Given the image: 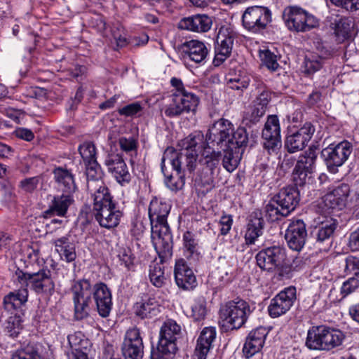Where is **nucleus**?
<instances>
[{"label":"nucleus","instance_id":"1","mask_svg":"<svg viewBox=\"0 0 359 359\" xmlns=\"http://www.w3.org/2000/svg\"><path fill=\"white\" fill-rule=\"evenodd\" d=\"M203 139V135L198 132L182 140L180 154L172 147L165 150L161 168L166 177V186L171 190L177 189L178 186L172 182V175L167 173V165L178 173L182 164L191 170L198 161L208 170L210 180L218 168L222 152H224L223 166L227 171L233 172L240 161V149L247 145L248 135L245 128L240 127L235 130L229 120L221 118L209 128L205 135V144Z\"/></svg>","mask_w":359,"mask_h":359},{"label":"nucleus","instance_id":"2","mask_svg":"<svg viewBox=\"0 0 359 359\" xmlns=\"http://www.w3.org/2000/svg\"><path fill=\"white\" fill-rule=\"evenodd\" d=\"M170 205L157 198L151 201L149 217L151 223V238L157 252H168L171 248L172 235L167 222Z\"/></svg>","mask_w":359,"mask_h":359},{"label":"nucleus","instance_id":"3","mask_svg":"<svg viewBox=\"0 0 359 359\" xmlns=\"http://www.w3.org/2000/svg\"><path fill=\"white\" fill-rule=\"evenodd\" d=\"M93 212L96 221L105 229H110L117 226L123 216L113 201L109 190L102 187L101 191L93 194Z\"/></svg>","mask_w":359,"mask_h":359},{"label":"nucleus","instance_id":"4","mask_svg":"<svg viewBox=\"0 0 359 359\" xmlns=\"http://www.w3.org/2000/svg\"><path fill=\"white\" fill-rule=\"evenodd\" d=\"M250 313V305L245 300L229 301L220 309L219 323L226 330H238L246 323Z\"/></svg>","mask_w":359,"mask_h":359},{"label":"nucleus","instance_id":"5","mask_svg":"<svg viewBox=\"0 0 359 359\" xmlns=\"http://www.w3.org/2000/svg\"><path fill=\"white\" fill-rule=\"evenodd\" d=\"M344 339V334L339 330L316 326L308 331L306 345L312 350L330 351L341 346Z\"/></svg>","mask_w":359,"mask_h":359},{"label":"nucleus","instance_id":"6","mask_svg":"<svg viewBox=\"0 0 359 359\" xmlns=\"http://www.w3.org/2000/svg\"><path fill=\"white\" fill-rule=\"evenodd\" d=\"M14 283L27 289L29 287L36 294H52L55 283L51 278V273L48 269H42L36 273H27L17 269L13 276Z\"/></svg>","mask_w":359,"mask_h":359},{"label":"nucleus","instance_id":"7","mask_svg":"<svg viewBox=\"0 0 359 359\" xmlns=\"http://www.w3.org/2000/svg\"><path fill=\"white\" fill-rule=\"evenodd\" d=\"M283 18L288 29L297 32H306L319 25L316 16L297 6L285 8Z\"/></svg>","mask_w":359,"mask_h":359},{"label":"nucleus","instance_id":"8","mask_svg":"<svg viewBox=\"0 0 359 359\" xmlns=\"http://www.w3.org/2000/svg\"><path fill=\"white\" fill-rule=\"evenodd\" d=\"M272 20L271 10L266 6L248 7L242 15V25L250 32L257 34L263 32Z\"/></svg>","mask_w":359,"mask_h":359},{"label":"nucleus","instance_id":"9","mask_svg":"<svg viewBox=\"0 0 359 359\" xmlns=\"http://www.w3.org/2000/svg\"><path fill=\"white\" fill-rule=\"evenodd\" d=\"M72 293L75 317L78 320L83 319L89 313L93 288L91 287L90 281L83 279L74 283Z\"/></svg>","mask_w":359,"mask_h":359},{"label":"nucleus","instance_id":"10","mask_svg":"<svg viewBox=\"0 0 359 359\" xmlns=\"http://www.w3.org/2000/svg\"><path fill=\"white\" fill-rule=\"evenodd\" d=\"M181 332L180 326L173 320L168 319L161 327L158 351L163 355L175 354L177 351V339Z\"/></svg>","mask_w":359,"mask_h":359},{"label":"nucleus","instance_id":"11","mask_svg":"<svg viewBox=\"0 0 359 359\" xmlns=\"http://www.w3.org/2000/svg\"><path fill=\"white\" fill-rule=\"evenodd\" d=\"M316 158V153L312 149H309L299 157L292 172V179L296 186L302 187L310 183Z\"/></svg>","mask_w":359,"mask_h":359},{"label":"nucleus","instance_id":"12","mask_svg":"<svg viewBox=\"0 0 359 359\" xmlns=\"http://www.w3.org/2000/svg\"><path fill=\"white\" fill-rule=\"evenodd\" d=\"M198 103V97L188 90L181 93H173L172 102L165 107L164 113L167 116L173 117L183 113L194 112Z\"/></svg>","mask_w":359,"mask_h":359},{"label":"nucleus","instance_id":"13","mask_svg":"<svg viewBox=\"0 0 359 359\" xmlns=\"http://www.w3.org/2000/svg\"><path fill=\"white\" fill-rule=\"evenodd\" d=\"M352 152V147L348 141L337 144H331L322 151L326 165L330 172H334L337 168L341 166Z\"/></svg>","mask_w":359,"mask_h":359},{"label":"nucleus","instance_id":"14","mask_svg":"<svg viewBox=\"0 0 359 359\" xmlns=\"http://www.w3.org/2000/svg\"><path fill=\"white\" fill-rule=\"evenodd\" d=\"M263 145L270 154H277L281 148L280 127L277 116H269L262 130Z\"/></svg>","mask_w":359,"mask_h":359},{"label":"nucleus","instance_id":"15","mask_svg":"<svg viewBox=\"0 0 359 359\" xmlns=\"http://www.w3.org/2000/svg\"><path fill=\"white\" fill-rule=\"evenodd\" d=\"M236 36V33L229 27H222L219 29L213 60L215 66H219L231 55Z\"/></svg>","mask_w":359,"mask_h":359},{"label":"nucleus","instance_id":"16","mask_svg":"<svg viewBox=\"0 0 359 359\" xmlns=\"http://www.w3.org/2000/svg\"><path fill=\"white\" fill-rule=\"evenodd\" d=\"M296 299V288L287 287L276 294L268 306L269 316L272 318L279 317L286 313Z\"/></svg>","mask_w":359,"mask_h":359},{"label":"nucleus","instance_id":"17","mask_svg":"<svg viewBox=\"0 0 359 359\" xmlns=\"http://www.w3.org/2000/svg\"><path fill=\"white\" fill-rule=\"evenodd\" d=\"M285 258V250L280 246H273L259 251L256 255L259 267L268 271L278 269Z\"/></svg>","mask_w":359,"mask_h":359},{"label":"nucleus","instance_id":"18","mask_svg":"<svg viewBox=\"0 0 359 359\" xmlns=\"http://www.w3.org/2000/svg\"><path fill=\"white\" fill-rule=\"evenodd\" d=\"M144 345L140 330L132 328L127 331L122 345V353L125 359H142Z\"/></svg>","mask_w":359,"mask_h":359},{"label":"nucleus","instance_id":"19","mask_svg":"<svg viewBox=\"0 0 359 359\" xmlns=\"http://www.w3.org/2000/svg\"><path fill=\"white\" fill-rule=\"evenodd\" d=\"M315 132L311 123H306L297 131L289 134L285 140V147L290 153H294L305 148Z\"/></svg>","mask_w":359,"mask_h":359},{"label":"nucleus","instance_id":"20","mask_svg":"<svg viewBox=\"0 0 359 359\" xmlns=\"http://www.w3.org/2000/svg\"><path fill=\"white\" fill-rule=\"evenodd\" d=\"M350 187L347 184H340L323 198L325 212L330 214V210H341L348 202Z\"/></svg>","mask_w":359,"mask_h":359},{"label":"nucleus","instance_id":"21","mask_svg":"<svg viewBox=\"0 0 359 359\" xmlns=\"http://www.w3.org/2000/svg\"><path fill=\"white\" fill-rule=\"evenodd\" d=\"M306 236L304 222L302 219H295L288 225L285 238L290 249L300 251L305 245Z\"/></svg>","mask_w":359,"mask_h":359},{"label":"nucleus","instance_id":"22","mask_svg":"<svg viewBox=\"0 0 359 359\" xmlns=\"http://www.w3.org/2000/svg\"><path fill=\"white\" fill-rule=\"evenodd\" d=\"M209 48L202 41L190 40L183 44L182 56L185 61L203 65L206 63L209 55Z\"/></svg>","mask_w":359,"mask_h":359},{"label":"nucleus","instance_id":"23","mask_svg":"<svg viewBox=\"0 0 359 359\" xmlns=\"http://www.w3.org/2000/svg\"><path fill=\"white\" fill-rule=\"evenodd\" d=\"M318 225L313 231V236L316 239V243L319 248L325 245L324 250L328 249L332 244V236L337 228V223L332 217H326L325 220L321 221L318 218Z\"/></svg>","mask_w":359,"mask_h":359},{"label":"nucleus","instance_id":"24","mask_svg":"<svg viewBox=\"0 0 359 359\" xmlns=\"http://www.w3.org/2000/svg\"><path fill=\"white\" fill-rule=\"evenodd\" d=\"M269 330L264 327H257L250 332L243 348L245 358H250L259 353L264 346Z\"/></svg>","mask_w":359,"mask_h":359},{"label":"nucleus","instance_id":"25","mask_svg":"<svg viewBox=\"0 0 359 359\" xmlns=\"http://www.w3.org/2000/svg\"><path fill=\"white\" fill-rule=\"evenodd\" d=\"M108 171L112 174L116 181L123 185L130 180V174L122 156L118 154H109L104 161Z\"/></svg>","mask_w":359,"mask_h":359},{"label":"nucleus","instance_id":"26","mask_svg":"<svg viewBox=\"0 0 359 359\" xmlns=\"http://www.w3.org/2000/svg\"><path fill=\"white\" fill-rule=\"evenodd\" d=\"M174 274L176 284L179 287L184 290H191L197 285L196 278L193 270L183 259L176 261Z\"/></svg>","mask_w":359,"mask_h":359},{"label":"nucleus","instance_id":"27","mask_svg":"<svg viewBox=\"0 0 359 359\" xmlns=\"http://www.w3.org/2000/svg\"><path fill=\"white\" fill-rule=\"evenodd\" d=\"M93 299L100 316L107 317L111 310L112 301L111 291L104 283H99L93 286Z\"/></svg>","mask_w":359,"mask_h":359},{"label":"nucleus","instance_id":"28","mask_svg":"<svg viewBox=\"0 0 359 359\" xmlns=\"http://www.w3.org/2000/svg\"><path fill=\"white\" fill-rule=\"evenodd\" d=\"M280 208L282 215L287 216L299 202V193L294 187L282 189L273 198Z\"/></svg>","mask_w":359,"mask_h":359},{"label":"nucleus","instance_id":"29","mask_svg":"<svg viewBox=\"0 0 359 359\" xmlns=\"http://www.w3.org/2000/svg\"><path fill=\"white\" fill-rule=\"evenodd\" d=\"M216 334V329L214 327H206L203 329L197 340L194 359H206L208 353L212 347Z\"/></svg>","mask_w":359,"mask_h":359},{"label":"nucleus","instance_id":"30","mask_svg":"<svg viewBox=\"0 0 359 359\" xmlns=\"http://www.w3.org/2000/svg\"><path fill=\"white\" fill-rule=\"evenodd\" d=\"M68 341L72 349L69 359H90L88 357L90 341L81 332H76L68 336Z\"/></svg>","mask_w":359,"mask_h":359},{"label":"nucleus","instance_id":"31","mask_svg":"<svg viewBox=\"0 0 359 359\" xmlns=\"http://www.w3.org/2000/svg\"><path fill=\"white\" fill-rule=\"evenodd\" d=\"M86 176L88 179L87 186L88 189L93 192V195L97 191H101L102 187L109 189L102 180L103 172L97 161H91L86 164Z\"/></svg>","mask_w":359,"mask_h":359},{"label":"nucleus","instance_id":"32","mask_svg":"<svg viewBox=\"0 0 359 359\" xmlns=\"http://www.w3.org/2000/svg\"><path fill=\"white\" fill-rule=\"evenodd\" d=\"M211 25L212 20L206 15L184 18L179 22V28L196 32H208Z\"/></svg>","mask_w":359,"mask_h":359},{"label":"nucleus","instance_id":"33","mask_svg":"<svg viewBox=\"0 0 359 359\" xmlns=\"http://www.w3.org/2000/svg\"><path fill=\"white\" fill-rule=\"evenodd\" d=\"M72 193L65 192V194L54 196L49 208L45 212L46 217L50 215L65 217L68 208L74 203Z\"/></svg>","mask_w":359,"mask_h":359},{"label":"nucleus","instance_id":"34","mask_svg":"<svg viewBox=\"0 0 359 359\" xmlns=\"http://www.w3.org/2000/svg\"><path fill=\"white\" fill-rule=\"evenodd\" d=\"M55 251L62 260L72 262L76 259V245L70 236H62L53 241Z\"/></svg>","mask_w":359,"mask_h":359},{"label":"nucleus","instance_id":"35","mask_svg":"<svg viewBox=\"0 0 359 359\" xmlns=\"http://www.w3.org/2000/svg\"><path fill=\"white\" fill-rule=\"evenodd\" d=\"M28 298V290L24 287L20 289L11 292L4 298V309L13 313L25 304Z\"/></svg>","mask_w":359,"mask_h":359},{"label":"nucleus","instance_id":"36","mask_svg":"<svg viewBox=\"0 0 359 359\" xmlns=\"http://www.w3.org/2000/svg\"><path fill=\"white\" fill-rule=\"evenodd\" d=\"M28 298V290L24 287L20 289L11 292L4 298V309L13 313L25 304Z\"/></svg>","mask_w":359,"mask_h":359},{"label":"nucleus","instance_id":"37","mask_svg":"<svg viewBox=\"0 0 359 359\" xmlns=\"http://www.w3.org/2000/svg\"><path fill=\"white\" fill-rule=\"evenodd\" d=\"M264 220L261 217L251 215V218L248 224L245 234L246 243L252 245L255 243L257 239L263 233Z\"/></svg>","mask_w":359,"mask_h":359},{"label":"nucleus","instance_id":"38","mask_svg":"<svg viewBox=\"0 0 359 359\" xmlns=\"http://www.w3.org/2000/svg\"><path fill=\"white\" fill-rule=\"evenodd\" d=\"M135 310L136 315L141 318H152L160 313L161 306L155 297H150L144 302L137 303Z\"/></svg>","mask_w":359,"mask_h":359},{"label":"nucleus","instance_id":"39","mask_svg":"<svg viewBox=\"0 0 359 359\" xmlns=\"http://www.w3.org/2000/svg\"><path fill=\"white\" fill-rule=\"evenodd\" d=\"M54 178L60 189L64 192H74L76 185L72 172L67 169L58 167L54 171Z\"/></svg>","mask_w":359,"mask_h":359},{"label":"nucleus","instance_id":"40","mask_svg":"<svg viewBox=\"0 0 359 359\" xmlns=\"http://www.w3.org/2000/svg\"><path fill=\"white\" fill-rule=\"evenodd\" d=\"M228 86L231 89L243 90L248 86L250 79L246 72L238 71H230L226 76Z\"/></svg>","mask_w":359,"mask_h":359},{"label":"nucleus","instance_id":"41","mask_svg":"<svg viewBox=\"0 0 359 359\" xmlns=\"http://www.w3.org/2000/svg\"><path fill=\"white\" fill-rule=\"evenodd\" d=\"M333 25L334 34L339 41H344L351 36L354 27V22L351 18H340L335 20Z\"/></svg>","mask_w":359,"mask_h":359},{"label":"nucleus","instance_id":"42","mask_svg":"<svg viewBox=\"0 0 359 359\" xmlns=\"http://www.w3.org/2000/svg\"><path fill=\"white\" fill-rule=\"evenodd\" d=\"M341 52V48L339 45H331L328 43H322L316 47V53L314 54L318 56L323 62L326 60L330 59L338 55Z\"/></svg>","mask_w":359,"mask_h":359},{"label":"nucleus","instance_id":"43","mask_svg":"<svg viewBox=\"0 0 359 359\" xmlns=\"http://www.w3.org/2000/svg\"><path fill=\"white\" fill-rule=\"evenodd\" d=\"M118 145L121 151L133 157L137 155L138 138L133 135L121 136L118 140Z\"/></svg>","mask_w":359,"mask_h":359},{"label":"nucleus","instance_id":"44","mask_svg":"<svg viewBox=\"0 0 359 359\" xmlns=\"http://www.w3.org/2000/svg\"><path fill=\"white\" fill-rule=\"evenodd\" d=\"M149 279L156 287H161L165 280L164 268L161 263H154L149 266Z\"/></svg>","mask_w":359,"mask_h":359},{"label":"nucleus","instance_id":"45","mask_svg":"<svg viewBox=\"0 0 359 359\" xmlns=\"http://www.w3.org/2000/svg\"><path fill=\"white\" fill-rule=\"evenodd\" d=\"M191 314L190 316L194 320H203L207 313L206 301L203 297H198L190 304Z\"/></svg>","mask_w":359,"mask_h":359},{"label":"nucleus","instance_id":"46","mask_svg":"<svg viewBox=\"0 0 359 359\" xmlns=\"http://www.w3.org/2000/svg\"><path fill=\"white\" fill-rule=\"evenodd\" d=\"M324 62L318 58V55L312 53L306 55L304 62V72L308 75L313 74L317 71L320 70Z\"/></svg>","mask_w":359,"mask_h":359},{"label":"nucleus","instance_id":"47","mask_svg":"<svg viewBox=\"0 0 359 359\" xmlns=\"http://www.w3.org/2000/svg\"><path fill=\"white\" fill-rule=\"evenodd\" d=\"M259 57L262 63L271 71L275 72L280 68L277 56L268 48L259 50Z\"/></svg>","mask_w":359,"mask_h":359},{"label":"nucleus","instance_id":"48","mask_svg":"<svg viewBox=\"0 0 359 359\" xmlns=\"http://www.w3.org/2000/svg\"><path fill=\"white\" fill-rule=\"evenodd\" d=\"M79 151L85 164L91 163V161H97L96 148L92 142H86L81 144L79 147Z\"/></svg>","mask_w":359,"mask_h":359},{"label":"nucleus","instance_id":"49","mask_svg":"<svg viewBox=\"0 0 359 359\" xmlns=\"http://www.w3.org/2000/svg\"><path fill=\"white\" fill-rule=\"evenodd\" d=\"M22 330L20 316L14 315L8 318L6 324V330L12 337H17Z\"/></svg>","mask_w":359,"mask_h":359},{"label":"nucleus","instance_id":"50","mask_svg":"<svg viewBox=\"0 0 359 359\" xmlns=\"http://www.w3.org/2000/svg\"><path fill=\"white\" fill-rule=\"evenodd\" d=\"M266 109L253 103L245 113L244 118L252 123L257 122L264 115Z\"/></svg>","mask_w":359,"mask_h":359},{"label":"nucleus","instance_id":"51","mask_svg":"<svg viewBox=\"0 0 359 359\" xmlns=\"http://www.w3.org/2000/svg\"><path fill=\"white\" fill-rule=\"evenodd\" d=\"M184 248L187 257H193L197 252V243L193 237V235L187 231L184 234Z\"/></svg>","mask_w":359,"mask_h":359},{"label":"nucleus","instance_id":"52","mask_svg":"<svg viewBox=\"0 0 359 359\" xmlns=\"http://www.w3.org/2000/svg\"><path fill=\"white\" fill-rule=\"evenodd\" d=\"M266 216L269 218L271 222H274L280 218V217H284L282 215V211H280V208L276 201L273 199L271 200L265 207Z\"/></svg>","mask_w":359,"mask_h":359},{"label":"nucleus","instance_id":"53","mask_svg":"<svg viewBox=\"0 0 359 359\" xmlns=\"http://www.w3.org/2000/svg\"><path fill=\"white\" fill-rule=\"evenodd\" d=\"M143 107L142 104L138 102H133L118 109V113L121 115L126 116H132L136 115L142 110Z\"/></svg>","mask_w":359,"mask_h":359},{"label":"nucleus","instance_id":"54","mask_svg":"<svg viewBox=\"0 0 359 359\" xmlns=\"http://www.w3.org/2000/svg\"><path fill=\"white\" fill-rule=\"evenodd\" d=\"M219 231L222 235H226L231 229L233 218L230 215H223L218 222Z\"/></svg>","mask_w":359,"mask_h":359},{"label":"nucleus","instance_id":"55","mask_svg":"<svg viewBox=\"0 0 359 359\" xmlns=\"http://www.w3.org/2000/svg\"><path fill=\"white\" fill-rule=\"evenodd\" d=\"M37 351L31 346H27L25 348L15 353L11 359H35Z\"/></svg>","mask_w":359,"mask_h":359},{"label":"nucleus","instance_id":"56","mask_svg":"<svg viewBox=\"0 0 359 359\" xmlns=\"http://www.w3.org/2000/svg\"><path fill=\"white\" fill-rule=\"evenodd\" d=\"M39 182V177L26 178L20 182V187L24 191L31 192L37 187Z\"/></svg>","mask_w":359,"mask_h":359},{"label":"nucleus","instance_id":"57","mask_svg":"<svg viewBox=\"0 0 359 359\" xmlns=\"http://www.w3.org/2000/svg\"><path fill=\"white\" fill-rule=\"evenodd\" d=\"M358 287V280L356 278H349L348 280L345 281L341 287V293L344 297L352 293L357 287Z\"/></svg>","mask_w":359,"mask_h":359},{"label":"nucleus","instance_id":"58","mask_svg":"<svg viewBox=\"0 0 359 359\" xmlns=\"http://www.w3.org/2000/svg\"><path fill=\"white\" fill-rule=\"evenodd\" d=\"M346 270L353 273L358 276L359 271V258L353 256H348L346 258Z\"/></svg>","mask_w":359,"mask_h":359},{"label":"nucleus","instance_id":"59","mask_svg":"<svg viewBox=\"0 0 359 359\" xmlns=\"http://www.w3.org/2000/svg\"><path fill=\"white\" fill-rule=\"evenodd\" d=\"M13 134L16 137L27 142H30L34 138V133L31 130L25 128H16Z\"/></svg>","mask_w":359,"mask_h":359},{"label":"nucleus","instance_id":"60","mask_svg":"<svg viewBox=\"0 0 359 359\" xmlns=\"http://www.w3.org/2000/svg\"><path fill=\"white\" fill-rule=\"evenodd\" d=\"M348 246L352 251L359 250V228L351 233Z\"/></svg>","mask_w":359,"mask_h":359},{"label":"nucleus","instance_id":"61","mask_svg":"<svg viewBox=\"0 0 359 359\" xmlns=\"http://www.w3.org/2000/svg\"><path fill=\"white\" fill-rule=\"evenodd\" d=\"M269 100V93L268 91L264 90L259 93L258 97L255 100L254 103L266 109Z\"/></svg>","mask_w":359,"mask_h":359},{"label":"nucleus","instance_id":"62","mask_svg":"<svg viewBox=\"0 0 359 359\" xmlns=\"http://www.w3.org/2000/svg\"><path fill=\"white\" fill-rule=\"evenodd\" d=\"M133 258L131 255H128L126 252L123 253L120 255V261L121 262V264H123L125 267L128 269H132L133 266Z\"/></svg>","mask_w":359,"mask_h":359},{"label":"nucleus","instance_id":"63","mask_svg":"<svg viewBox=\"0 0 359 359\" xmlns=\"http://www.w3.org/2000/svg\"><path fill=\"white\" fill-rule=\"evenodd\" d=\"M170 83L171 85L175 88L176 91L174 93H181L187 91V90L185 89L181 79L172 78L171 79Z\"/></svg>","mask_w":359,"mask_h":359},{"label":"nucleus","instance_id":"64","mask_svg":"<svg viewBox=\"0 0 359 359\" xmlns=\"http://www.w3.org/2000/svg\"><path fill=\"white\" fill-rule=\"evenodd\" d=\"M348 311L351 318L359 323V303L350 306Z\"/></svg>","mask_w":359,"mask_h":359}]
</instances>
